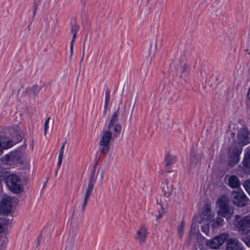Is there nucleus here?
<instances>
[{"mask_svg":"<svg viewBox=\"0 0 250 250\" xmlns=\"http://www.w3.org/2000/svg\"><path fill=\"white\" fill-rule=\"evenodd\" d=\"M228 184L232 188H236L239 186V181L235 175H231L228 178Z\"/></svg>","mask_w":250,"mask_h":250,"instance_id":"obj_16","label":"nucleus"},{"mask_svg":"<svg viewBox=\"0 0 250 250\" xmlns=\"http://www.w3.org/2000/svg\"><path fill=\"white\" fill-rule=\"evenodd\" d=\"M242 146L236 142L231 145L228 151V165L229 166L233 167L238 163Z\"/></svg>","mask_w":250,"mask_h":250,"instance_id":"obj_5","label":"nucleus"},{"mask_svg":"<svg viewBox=\"0 0 250 250\" xmlns=\"http://www.w3.org/2000/svg\"><path fill=\"white\" fill-rule=\"evenodd\" d=\"M243 187L247 192L250 195V179L247 180L244 182Z\"/></svg>","mask_w":250,"mask_h":250,"instance_id":"obj_23","label":"nucleus"},{"mask_svg":"<svg viewBox=\"0 0 250 250\" xmlns=\"http://www.w3.org/2000/svg\"><path fill=\"white\" fill-rule=\"evenodd\" d=\"M44 134L45 136L46 134L47 129L48 128V125L44 124Z\"/></svg>","mask_w":250,"mask_h":250,"instance_id":"obj_26","label":"nucleus"},{"mask_svg":"<svg viewBox=\"0 0 250 250\" xmlns=\"http://www.w3.org/2000/svg\"><path fill=\"white\" fill-rule=\"evenodd\" d=\"M161 217V214H160L157 217V219L160 218V217Z\"/></svg>","mask_w":250,"mask_h":250,"instance_id":"obj_33","label":"nucleus"},{"mask_svg":"<svg viewBox=\"0 0 250 250\" xmlns=\"http://www.w3.org/2000/svg\"><path fill=\"white\" fill-rule=\"evenodd\" d=\"M174 160V157L172 156L170 153H167L165 157V161L166 162L165 167L167 168H169V167L172 165V162Z\"/></svg>","mask_w":250,"mask_h":250,"instance_id":"obj_20","label":"nucleus"},{"mask_svg":"<svg viewBox=\"0 0 250 250\" xmlns=\"http://www.w3.org/2000/svg\"><path fill=\"white\" fill-rule=\"evenodd\" d=\"M94 185L92 183H89L88 184V187H87V189L86 191V193L84 197V205H85L87 202V200L91 193L93 188Z\"/></svg>","mask_w":250,"mask_h":250,"instance_id":"obj_21","label":"nucleus"},{"mask_svg":"<svg viewBox=\"0 0 250 250\" xmlns=\"http://www.w3.org/2000/svg\"><path fill=\"white\" fill-rule=\"evenodd\" d=\"M245 243L248 246L250 247V236L246 240Z\"/></svg>","mask_w":250,"mask_h":250,"instance_id":"obj_27","label":"nucleus"},{"mask_svg":"<svg viewBox=\"0 0 250 250\" xmlns=\"http://www.w3.org/2000/svg\"><path fill=\"white\" fill-rule=\"evenodd\" d=\"M224 223V220L222 217L217 214L216 216L214 214L213 221L211 222V225L213 228L222 226Z\"/></svg>","mask_w":250,"mask_h":250,"instance_id":"obj_15","label":"nucleus"},{"mask_svg":"<svg viewBox=\"0 0 250 250\" xmlns=\"http://www.w3.org/2000/svg\"><path fill=\"white\" fill-rule=\"evenodd\" d=\"M21 158L20 152L17 151H13L2 156L0 158V161L4 165L13 166L17 162L20 161Z\"/></svg>","mask_w":250,"mask_h":250,"instance_id":"obj_10","label":"nucleus"},{"mask_svg":"<svg viewBox=\"0 0 250 250\" xmlns=\"http://www.w3.org/2000/svg\"><path fill=\"white\" fill-rule=\"evenodd\" d=\"M6 183L9 189L14 193L19 194L23 191L20 179L15 174L8 175L6 178Z\"/></svg>","mask_w":250,"mask_h":250,"instance_id":"obj_6","label":"nucleus"},{"mask_svg":"<svg viewBox=\"0 0 250 250\" xmlns=\"http://www.w3.org/2000/svg\"><path fill=\"white\" fill-rule=\"evenodd\" d=\"M234 224L239 232L247 234L250 231V217L246 216L241 219V216L236 215Z\"/></svg>","mask_w":250,"mask_h":250,"instance_id":"obj_8","label":"nucleus"},{"mask_svg":"<svg viewBox=\"0 0 250 250\" xmlns=\"http://www.w3.org/2000/svg\"><path fill=\"white\" fill-rule=\"evenodd\" d=\"M64 146L63 145L60 149L59 155L58 156V166L60 167L62 164V156L64 152Z\"/></svg>","mask_w":250,"mask_h":250,"instance_id":"obj_22","label":"nucleus"},{"mask_svg":"<svg viewBox=\"0 0 250 250\" xmlns=\"http://www.w3.org/2000/svg\"><path fill=\"white\" fill-rule=\"evenodd\" d=\"M242 164L245 168H250V149L244 155Z\"/></svg>","mask_w":250,"mask_h":250,"instance_id":"obj_18","label":"nucleus"},{"mask_svg":"<svg viewBox=\"0 0 250 250\" xmlns=\"http://www.w3.org/2000/svg\"><path fill=\"white\" fill-rule=\"evenodd\" d=\"M185 228V222H181L180 225L178 227V232L180 235H182L184 232V229Z\"/></svg>","mask_w":250,"mask_h":250,"instance_id":"obj_24","label":"nucleus"},{"mask_svg":"<svg viewBox=\"0 0 250 250\" xmlns=\"http://www.w3.org/2000/svg\"><path fill=\"white\" fill-rule=\"evenodd\" d=\"M49 120H50V117H48V119L45 122L44 124L48 125Z\"/></svg>","mask_w":250,"mask_h":250,"instance_id":"obj_31","label":"nucleus"},{"mask_svg":"<svg viewBox=\"0 0 250 250\" xmlns=\"http://www.w3.org/2000/svg\"><path fill=\"white\" fill-rule=\"evenodd\" d=\"M17 199L8 196H3L0 201V220L5 223L8 222L5 217L12 211L13 206L16 204Z\"/></svg>","mask_w":250,"mask_h":250,"instance_id":"obj_3","label":"nucleus"},{"mask_svg":"<svg viewBox=\"0 0 250 250\" xmlns=\"http://www.w3.org/2000/svg\"><path fill=\"white\" fill-rule=\"evenodd\" d=\"M25 164H27V162L25 161Z\"/></svg>","mask_w":250,"mask_h":250,"instance_id":"obj_36","label":"nucleus"},{"mask_svg":"<svg viewBox=\"0 0 250 250\" xmlns=\"http://www.w3.org/2000/svg\"><path fill=\"white\" fill-rule=\"evenodd\" d=\"M225 250H243L242 244L235 237L229 238L226 240Z\"/></svg>","mask_w":250,"mask_h":250,"instance_id":"obj_13","label":"nucleus"},{"mask_svg":"<svg viewBox=\"0 0 250 250\" xmlns=\"http://www.w3.org/2000/svg\"><path fill=\"white\" fill-rule=\"evenodd\" d=\"M229 234L227 233H222L215 237L207 240L205 244L211 249H219L229 238Z\"/></svg>","mask_w":250,"mask_h":250,"instance_id":"obj_7","label":"nucleus"},{"mask_svg":"<svg viewBox=\"0 0 250 250\" xmlns=\"http://www.w3.org/2000/svg\"><path fill=\"white\" fill-rule=\"evenodd\" d=\"M72 48H70L71 55H72V51H73Z\"/></svg>","mask_w":250,"mask_h":250,"instance_id":"obj_34","label":"nucleus"},{"mask_svg":"<svg viewBox=\"0 0 250 250\" xmlns=\"http://www.w3.org/2000/svg\"><path fill=\"white\" fill-rule=\"evenodd\" d=\"M111 138L112 132L110 131L104 130L103 132L99 142L100 151L102 153L106 154L109 151Z\"/></svg>","mask_w":250,"mask_h":250,"instance_id":"obj_9","label":"nucleus"},{"mask_svg":"<svg viewBox=\"0 0 250 250\" xmlns=\"http://www.w3.org/2000/svg\"><path fill=\"white\" fill-rule=\"evenodd\" d=\"M8 130L10 134L13 137H16L17 141L14 142L3 136H0V154L2 153L4 149L11 147L14 144L21 139V136L19 134L17 127H11L9 128Z\"/></svg>","mask_w":250,"mask_h":250,"instance_id":"obj_4","label":"nucleus"},{"mask_svg":"<svg viewBox=\"0 0 250 250\" xmlns=\"http://www.w3.org/2000/svg\"><path fill=\"white\" fill-rule=\"evenodd\" d=\"M198 227H197L196 222L194 221L191 225V229L188 237V241L189 243L191 242L192 239L194 237L195 234L196 233L197 230H198Z\"/></svg>","mask_w":250,"mask_h":250,"instance_id":"obj_17","label":"nucleus"},{"mask_svg":"<svg viewBox=\"0 0 250 250\" xmlns=\"http://www.w3.org/2000/svg\"><path fill=\"white\" fill-rule=\"evenodd\" d=\"M248 97L249 99L250 100V88L249 89L248 93Z\"/></svg>","mask_w":250,"mask_h":250,"instance_id":"obj_30","label":"nucleus"},{"mask_svg":"<svg viewBox=\"0 0 250 250\" xmlns=\"http://www.w3.org/2000/svg\"><path fill=\"white\" fill-rule=\"evenodd\" d=\"M237 143L242 146L250 143V131L247 128L241 129L237 134Z\"/></svg>","mask_w":250,"mask_h":250,"instance_id":"obj_12","label":"nucleus"},{"mask_svg":"<svg viewBox=\"0 0 250 250\" xmlns=\"http://www.w3.org/2000/svg\"><path fill=\"white\" fill-rule=\"evenodd\" d=\"M147 229L144 226H140L136 231L135 238L140 243H144L146 239Z\"/></svg>","mask_w":250,"mask_h":250,"instance_id":"obj_14","label":"nucleus"},{"mask_svg":"<svg viewBox=\"0 0 250 250\" xmlns=\"http://www.w3.org/2000/svg\"><path fill=\"white\" fill-rule=\"evenodd\" d=\"M118 116V110L114 113L110 120L109 123L108 125V128L109 129L114 125L115 123L117 121Z\"/></svg>","mask_w":250,"mask_h":250,"instance_id":"obj_19","label":"nucleus"},{"mask_svg":"<svg viewBox=\"0 0 250 250\" xmlns=\"http://www.w3.org/2000/svg\"><path fill=\"white\" fill-rule=\"evenodd\" d=\"M233 204L239 207H243L247 203L248 198L242 190L233 191L231 195Z\"/></svg>","mask_w":250,"mask_h":250,"instance_id":"obj_11","label":"nucleus"},{"mask_svg":"<svg viewBox=\"0 0 250 250\" xmlns=\"http://www.w3.org/2000/svg\"><path fill=\"white\" fill-rule=\"evenodd\" d=\"M121 125H120L119 124H116L115 126H114V131L115 132H116V133H118L120 132L121 131Z\"/></svg>","mask_w":250,"mask_h":250,"instance_id":"obj_25","label":"nucleus"},{"mask_svg":"<svg viewBox=\"0 0 250 250\" xmlns=\"http://www.w3.org/2000/svg\"><path fill=\"white\" fill-rule=\"evenodd\" d=\"M20 163H21V164H24V162H23V161H20Z\"/></svg>","mask_w":250,"mask_h":250,"instance_id":"obj_35","label":"nucleus"},{"mask_svg":"<svg viewBox=\"0 0 250 250\" xmlns=\"http://www.w3.org/2000/svg\"><path fill=\"white\" fill-rule=\"evenodd\" d=\"M196 237H197V239H201L202 237L200 234H197Z\"/></svg>","mask_w":250,"mask_h":250,"instance_id":"obj_32","label":"nucleus"},{"mask_svg":"<svg viewBox=\"0 0 250 250\" xmlns=\"http://www.w3.org/2000/svg\"><path fill=\"white\" fill-rule=\"evenodd\" d=\"M76 37V33H74V35H73V39L71 41V45L72 46L73 45V42H74V38H75Z\"/></svg>","mask_w":250,"mask_h":250,"instance_id":"obj_28","label":"nucleus"},{"mask_svg":"<svg viewBox=\"0 0 250 250\" xmlns=\"http://www.w3.org/2000/svg\"><path fill=\"white\" fill-rule=\"evenodd\" d=\"M214 213L212 211L210 206L206 205L203 208L202 213L198 221L201 224V228L202 231L206 234L209 231V223H211L213 221Z\"/></svg>","mask_w":250,"mask_h":250,"instance_id":"obj_2","label":"nucleus"},{"mask_svg":"<svg viewBox=\"0 0 250 250\" xmlns=\"http://www.w3.org/2000/svg\"><path fill=\"white\" fill-rule=\"evenodd\" d=\"M229 200L226 195L220 196L216 201V206L218 208L217 214L227 219L231 217L234 213V208L229 205Z\"/></svg>","mask_w":250,"mask_h":250,"instance_id":"obj_1","label":"nucleus"},{"mask_svg":"<svg viewBox=\"0 0 250 250\" xmlns=\"http://www.w3.org/2000/svg\"><path fill=\"white\" fill-rule=\"evenodd\" d=\"M3 231V229L2 226L0 224V233L2 232Z\"/></svg>","mask_w":250,"mask_h":250,"instance_id":"obj_29","label":"nucleus"}]
</instances>
